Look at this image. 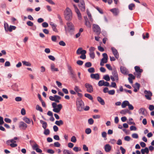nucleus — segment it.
Instances as JSON below:
<instances>
[{"instance_id":"1","label":"nucleus","mask_w":154,"mask_h":154,"mask_svg":"<svg viewBox=\"0 0 154 154\" xmlns=\"http://www.w3.org/2000/svg\"><path fill=\"white\" fill-rule=\"evenodd\" d=\"M64 17L65 19L70 21L72 20V11L69 8H66L64 11Z\"/></svg>"},{"instance_id":"2","label":"nucleus","mask_w":154,"mask_h":154,"mask_svg":"<svg viewBox=\"0 0 154 154\" xmlns=\"http://www.w3.org/2000/svg\"><path fill=\"white\" fill-rule=\"evenodd\" d=\"M52 106L53 108V111L56 113L60 112L61 109L62 108V106L61 104H59L57 105V103L55 102H53L52 103Z\"/></svg>"},{"instance_id":"3","label":"nucleus","mask_w":154,"mask_h":154,"mask_svg":"<svg viewBox=\"0 0 154 154\" xmlns=\"http://www.w3.org/2000/svg\"><path fill=\"white\" fill-rule=\"evenodd\" d=\"M76 104L78 110L79 111H82L84 109V104L82 100L80 98H78Z\"/></svg>"},{"instance_id":"4","label":"nucleus","mask_w":154,"mask_h":154,"mask_svg":"<svg viewBox=\"0 0 154 154\" xmlns=\"http://www.w3.org/2000/svg\"><path fill=\"white\" fill-rule=\"evenodd\" d=\"M112 75L110 76V79L113 81L115 80L116 82L119 81L118 75L116 70L115 69H113L112 72Z\"/></svg>"},{"instance_id":"5","label":"nucleus","mask_w":154,"mask_h":154,"mask_svg":"<svg viewBox=\"0 0 154 154\" xmlns=\"http://www.w3.org/2000/svg\"><path fill=\"white\" fill-rule=\"evenodd\" d=\"M68 69L69 70L68 72L71 75L72 79L74 81H75L76 80V75L75 73L74 72L72 69L71 66L69 65L67 66Z\"/></svg>"},{"instance_id":"6","label":"nucleus","mask_w":154,"mask_h":154,"mask_svg":"<svg viewBox=\"0 0 154 154\" xmlns=\"http://www.w3.org/2000/svg\"><path fill=\"white\" fill-rule=\"evenodd\" d=\"M6 143L7 145H10L12 148L16 147L17 145V144L15 143L16 141L14 139L8 140Z\"/></svg>"},{"instance_id":"7","label":"nucleus","mask_w":154,"mask_h":154,"mask_svg":"<svg viewBox=\"0 0 154 154\" xmlns=\"http://www.w3.org/2000/svg\"><path fill=\"white\" fill-rule=\"evenodd\" d=\"M93 29L94 32L97 35L100 34L101 32V29L97 25L94 24L93 26Z\"/></svg>"},{"instance_id":"8","label":"nucleus","mask_w":154,"mask_h":154,"mask_svg":"<svg viewBox=\"0 0 154 154\" xmlns=\"http://www.w3.org/2000/svg\"><path fill=\"white\" fill-rule=\"evenodd\" d=\"M85 88L86 89L87 91L89 93H92L94 91L93 87V86L91 84L86 83L85 85Z\"/></svg>"},{"instance_id":"9","label":"nucleus","mask_w":154,"mask_h":154,"mask_svg":"<svg viewBox=\"0 0 154 154\" xmlns=\"http://www.w3.org/2000/svg\"><path fill=\"white\" fill-rule=\"evenodd\" d=\"M144 93L145 94V96L146 99L149 100H151V97L152 96V93L151 91L145 90L144 91Z\"/></svg>"},{"instance_id":"10","label":"nucleus","mask_w":154,"mask_h":154,"mask_svg":"<svg viewBox=\"0 0 154 154\" xmlns=\"http://www.w3.org/2000/svg\"><path fill=\"white\" fill-rule=\"evenodd\" d=\"M95 49V48L93 47H91L89 49L90 57L93 59H94L95 57V54L94 51Z\"/></svg>"},{"instance_id":"11","label":"nucleus","mask_w":154,"mask_h":154,"mask_svg":"<svg viewBox=\"0 0 154 154\" xmlns=\"http://www.w3.org/2000/svg\"><path fill=\"white\" fill-rule=\"evenodd\" d=\"M111 50L112 53L115 57L117 59H118L119 57V56L118 52L117 50L113 47H112L111 48Z\"/></svg>"},{"instance_id":"12","label":"nucleus","mask_w":154,"mask_h":154,"mask_svg":"<svg viewBox=\"0 0 154 154\" xmlns=\"http://www.w3.org/2000/svg\"><path fill=\"white\" fill-rule=\"evenodd\" d=\"M98 85L100 86H109V83L107 82H105L103 80L100 81L98 83Z\"/></svg>"},{"instance_id":"13","label":"nucleus","mask_w":154,"mask_h":154,"mask_svg":"<svg viewBox=\"0 0 154 154\" xmlns=\"http://www.w3.org/2000/svg\"><path fill=\"white\" fill-rule=\"evenodd\" d=\"M73 6L75 8V11L79 19V20H81L82 18V16L80 11L78 9L75 5H74Z\"/></svg>"},{"instance_id":"14","label":"nucleus","mask_w":154,"mask_h":154,"mask_svg":"<svg viewBox=\"0 0 154 154\" xmlns=\"http://www.w3.org/2000/svg\"><path fill=\"white\" fill-rule=\"evenodd\" d=\"M76 53L77 54L79 55L80 54H86V51L84 50H82V48H79L77 50Z\"/></svg>"},{"instance_id":"15","label":"nucleus","mask_w":154,"mask_h":154,"mask_svg":"<svg viewBox=\"0 0 154 154\" xmlns=\"http://www.w3.org/2000/svg\"><path fill=\"white\" fill-rule=\"evenodd\" d=\"M79 8L82 11H84L85 10V2L84 1H82V2L79 4Z\"/></svg>"},{"instance_id":"16","label":"nucleus","mask_w":154,"mask_h":154,"mask_svg":"<svg viewBox=\"0 0 154 154\" xmlns=\"http://www.w3.org/2000/svg\"><path fill=\"white\" fill-rule=\"evenodd\" d=\"M27 127V125L23 122H21L19 124V127L23 130H25Z\"/></svg>"},{"instance_id":"17","label":"nucleus","mask_w":154,"mask_h":154,"mask_svg":"<svg viewBox=\"0 0 154 154\" xmlns=\"http://www.w3.org/2000/svg\"><path fill=\"white\" fill-rule=\"evenodd\" d=\"M66 25L69 30L71 31L74 29V26L71 22H67Z\"/></svg>"},{"instance_id":"18","label":"nucleus","mask_w":154,"mask_h":154,"mask_svg":"<svg viewBox=\"0 0 154 154\" xmlns=\"http://www.w3.org/2000/svg\"><path fill=\"white\" fill-rule=\"evenodd\" d=\"M121 72L123 74H127L128 73L127 69L125 67L121 66L120 68Z\"/></svg>"},{"instance_id":"19","label":"nucleus","mask_w":154,"mask_h":154,"mask_svg":"<svg viewBox=\"0 0 154 154\" xmlns=\"http://www.w3.org/2000/svg\"><path fill=\"white\" fill-rule=\"evenodd\" d=\"M50 25L51 26L52 29L54 32H57L58 31L57 28V25L53 22H51L50 23Z\"/></svg>"},{"instance_id":"20","label":"nucleus","mask_w":154,"mask_h":154,"mask_svg":"<svg viewBox=\"0 0 154 154\" xmlns=\"http://www.w3.org/2000/svg\"><path fill=\"white\" fill-rule=\"evenodd\" d=\"M110 11L115 16L118 15L119 12L118 9L116 8L112 9L110 10Z\"/></svg>"},{"instance_id":"21","label":"nucleus","mask_w":154,"mask_h":154,"mask_svg":"<svg viewBox=\"0 0 154 154\" xmlns=\"http://www.w3.org/2000/svg\"><path fill=\"white\" fill-rule=\"evenodd\" d=\"M104 149L106 152H109L111 149L112 147L109 144H106L104 146Z\"/></svg>"},{"instance_id":"22","label":"nucleus","mask_w":154,"mask_h":154,"mask_svg":"<svg viewBox=\"0 0 154 154\" xmlns=\"http://www.w3.org/2000/svg\"><path fill=\"white\" fill-rule=\"evenodd\" d=\"M128 75L129 76L128 80L130 83L132 84L133 83L132 79H135V77L131 74H129Z\"/></svg>"},{"instance_id":"23","label":"nucleus","mask_w":154,"mask_h":154,"mask_svg":"<svg viewBox=\"0 0 154 154\" xmlns=\"http://www.w3.org/2000/svg\"><path fill=\"white\" fill-rule=\"evenodd\" d=\"M91 77L92 79H95L97 80H99L100 78L99 75L97 73L91 74Z\"/></svg>"},{"instance_id":"24","label":"nucleus","mask_w":154,"mask_h":154,"mask_svg":"<svg viewBox=\"0 0 154 154\" xmlns=\"http://www.w3.org/2000/svg\"><path fill=\"white\" fill-rule=\"evenodd\" d=\"M140 87V85L139 84L136 83L135 84L134 86V91L135 92H136L139 89Z\"/></svg>"},{"instance_id":"25","label":"nucleus","mask_w":154,"mask_h":154,"mask_svg":"<svg viewBox=\"0 0 154 154\" xmlns=\"http://www.w3.org/2000/svg\"><path fill=\"white\" fill-rule=\"evenodd\" d=\"M129 102L127 100H125L124 101L121 105V106L122 108H125L127 106H128L129 104Z\"/></svg>"},{"instance_id":"26","label":"nucleus","mask_w":154,"mask_h":154,"mask_svg":"<svg viewBox=\"0 0 154 154\" xmlns=\"http://www.w3.org/2000/svg\"><path fill=\"white\" fill-rule=\"evenodd\" d=\"M97 100L102 105L105 104V102L100 97H97Z\"/></svg>"},{"instance_id":"27","label":"nucleus","mask_w":154,"mask_h":154,"mask_svg":"<svg viewBox=\"0 0 154 154\" xmlns=\"http://www.w3.org/2000/svg\"><path fill=\"white\" fill-rule=\"evenodd\" d=\"M40 122L42 124V127L44 129H45L48 126L47 122L42 120H41L40 121Z\"/></svg>"},{"instance_id":"28","label":"nucleus","mask_w":154,"mask_h":154,"mask_svg":"<svg viewBox=\"0 0 154 154\" xmlns=\"http://www.w3.org/2000/svg\"><path fill=\"white\" fill-rule=\"evenodd\" d=\"M141 152L142 154H145V153L148 154L149 152V150L147 147H146L144 149H142Z\"/></svg>"},{"instance_id":"29","label":"nucleus","mask_w":154,"mask_h":154,"mask_svg":"<svg viewBox=\"0 0 154 154\" xmlns=\"http://www.w3.org/2000/svg\"><path fill=\"white\" fill-rule=\"evenodd\" d=\"M51 69L52 71H59L58 68H55L54 65V64H51Z\"/></svg>"},{"instance_id":"30","label":"nucleus","mask_w":154,"mask_h":154,"mask_svg":"<svg viewBox=\"0 0 154 154\" xmlns=\"http://www.w3.org/2000/svg\"><path fill=\"white\" fill-rule=\"evenodd\" d=\"M134 69L137 72H142L143 71V70L140 69V67L138 66H135L134 67Z\"/></svg>"},{"instance_id":"31","label":"nucleus","mask_w":154,"mask_h":154,"mask_svg":"<svg viewBox=\"0 0 154 154\" xmlns=\"http://www.w3.org/2000/svg\"><path fill=\"white\" fill-rule=\"evenodd\" d=\"M129 112V110L127 109L122 110L121 111L120 113L123 115L125 114L126 113Z\"/></svg>"},{"instance_id":"32","label":"nucleus","mask_w":154,"mask_h":154,"mask_svg":"<svg viewBox=\"0 0 154 154\" xmlns=\"http://www.w3.org/2000/svg\"><path fill=\"white\" fill-rule=\"evenodd\" d=\"M63 154H74L71 151L68 150L64 149L63 151Z\"/></svg>"},{"instance_id":"33","label":"nucleus","mask_w":154,"mask_h":154,"mask_svg":"<svg viewBox=\"0 0 154 154\" xmlns=\"http://www.w3.org/2000/svg\"><path fill=\"white\" fill-rule=\"evenodd\" d=\"M54 98H55L54 101L58 103L60 102L59 100L61 99V97H60L57 95H54Z\"/></svg>"},{"instance_id":"34","label":"nucleus","mask_w":154,"mask_h":154,"mask_svg":"<svg viewBox=\"0 0 154 154\" xmlns=\"http://www.w3.org/2000/svg\"><path fill=\"white\" fill-rule=\"evenodd\" d=\"M55 124L58 126H60L63 124V122L62 120H60L59 121H56L55 122Z\"/></svg>"},{"instance_id":"35","label":"nucleus","mask_w":154,"mask_h":154,"mask_svg":"<svg viewBox=\"0 0 154 154\" xmlns=\"http://www.w3.org/2000/svg\"><path fill=\"white\" fill-rule=\"evenodd\" d=\"M145 111L146 110L145 109L141 108L139 109V113L144 115L145 114Z\"/></svg>"},{"instance_id":"36","label":"nucleus","mask_w":154,"mask_h":154,"mask_svg":"<svg viewBox=\"0 0 154 154\" xmlns=\"http://www.w3.org/2000/svg\"><path fill=\"white\" fill-rule=\"evenodd\" d=\"M74 90L77 93L82 92V91L80 89L79 87L77 86H75Z\"/></svg>"},{"instance_id":"37","label":"nucleus","mask_w":154,"mask_h":154,"mask_svg":"<svg viewBox=\"0 0 154 154\" xmlns=\"http://www.w3.org/2000/svg\"><path fill=\"white\" fill-rule=\"evenodd\" d=\"M85 96L91 100H92L93 99V97L91 94H89L87 93L85 94Z\"/></svg>"},{"instance_id":"38","label":"nucleus","mask_w":154,"mask_h":154,"mask_svg":"<svg viewBox=\"0 0 154 154\" xmlns=\"http://www.w3.org/2000/svg\"><path fill=\"white\" fill-rule=\"evenodd\" d=\"M135 7V5L133 3L130 4L128 5V8L130 10H132Z\"/></svg>"},{"instance_id":"39","label":"nucleus","mask_w":154,"mask_h":154,"mask_svg":"<svg viewBox=\"0 0 154 154\" xmlns=\"http://www.w3.org/2000/svg\"><path fill=\"white\" fill-rule=\"evenodd\" d=\"M16 28V27L15 26L10 25L9 26L8 31L10 32H11L12 30H14Z\"/></svg>"},{"instance_id":"40","label":"nucleus","mask_w":154,"mask_h":154,"mask_svg":"<svg viewBox=\"0 0 154 154\" xmlns=\"http://www.w3.org/2000/svg\"><path fill=\"white\" fill-rule=\"evenodd\" d=\"M22 63L23 65L26 66H31V64L29 62L26 61H22Z\"/></svg>"},{"instance_id":"41","label":"nucleus","mask_w":154,"mask_h":154,"mask_svg":"<svg viewBox=\"0 0 154 154\" xmlns=\"http://www.w3.org/2000/svg\"><path fill=\"white\" fill-rule=\"evenodd\" d=\"M73 150L76 152H77L80 151L81 150V148L80 147H74L73 149Z\"/></svg>"},{"instance_id":"42","label":"nucleus","mask_w":154,"mask_h":154,"mask_svg":"<svg viewBox=\"0 0 154 154\" xmlns=\"http://www.w3.org/2000/svg\"><path fill=\"white\" fill-rule=\"evenodd\" d=\"M85 24L88 28H91V24L88 20L85 21Z\"/></svg>"},{"instance_id":"43","label":"nucleus","mask_w":154,"mask_h":154,"mask_svg":"<svg viewBox=\"0 0 154 154\" xmlns=\"http://www.w3.org/2000/svg\"><path fill=\"white\" fill-rule=\"evenodd\" d=\"M103 79L107 81H109L110 80V77L108 75H105L103 78Z\"/></svg>"},{"instance_id":"44","label":"nucleus","mask_w":154,"mask_h":154,"mask_svg":"<svg viewBox=\"0 0 154 154\" xmlns=\"http://www.w3.org/2000/svg\"><path fill=\"white\" fill-rule=\"evenodd\" d=\"M23 120L27 124H29L31 122V121L28 118L26 117L24 118L23 119Z\"/></svg>"},{"instance_id":"45","label":"nucleus","mask_w":154,"mask_h":154,"mask_svg":"<svg viewBox=\"0 0 154 154\" xmlns=\"http://www.w3.org/2000/svg\"><path fill=\"white\" fill-rule=\"evenodd\" d=\"M4 26L5 31H8V30L9 28V26L8 24L6 23H5L4 24Z\"/></svg>"},{"instance_id":"46","label":"nucleus","mask_w":154,"mask_h":154,"mask_svg":"<svg viewBox=\"0 0 154 154\" xmlns=\"http://www.w3.org/2000/svg\"><path fill=\"white\" fill-rule=\"evenodd\" d=\"M36 109L37 110H39L41 112H43V110L42 107L41 106H40L38 105H36Z\"/></svg>"},{"instance_id":"47","label":"nucleus","mask_w":154,"mask_h":154,"mask_svg":"<svg viewBox=\"0 0 154 154\" xmlns=\"http://www.w3.org/2000/svg\"><path fill=\"white\" fill-rule=\"evenodd\" d=\"M77 140L76 137L75 136H72L71 139V141L73 143H75L76 142Z\"/></svg>"},{"instance_id":"48","label":"nucleus","mask_w":154,"mask_h":154,"mask_svg":"<svg viewBox=\"0 0 154 154\" xmlns=\"http://www.w3.org/2000/svg\"><path fill=\"white\" fill-rule=\"evenodd\" d=\"M87 14H88V16L89 19L90 20L91 22L93 21V19L91 17V15L89 11H87Z\"/></svg>"},{"instance_id":"49","label":"nucleus","mask_w":154,"mask_h":154,"mask_svg":"<svg viewBox=\"0 0 154 154\" xmlns=\"http://www.w3.org/2000/svg\"><path fill=\"white\" fill-rule=\"evenodd\" d=\"M50 132V131L49 130V129H45V130H44V134H45V135H48L49 134Z\"/></svg>"},{"instance_id":"50","label":"nucleus","mask_w":154,"mask_h":154,"mask_svg":"<svg viewBox=\"0 0 154 154\" xmlns=\"http://www.w3.org/2000/svg\"><path fill=\"white\" fill-rule=\"evenodd\" d=\"M91 131L90 128H87L85 130V132L87 134H89L91 133Z\"/></svg>"},{"instance_id":"51","label":"nucleus","mask_w":154,"mask_h":154,"mask_svg":"<svg viewBox=\"0 0 154 154\" xmlns=\"http://www.w3.org/2000/svg\"><path fill=\"white\" fill-rule=\"evenodd\" d=\"M109 86L110 87H113L114 88H117L116 84L115 82H112L111 83V85H109Z\"/></svg>"},{"instance_id":"52","label":"nucleus","mask_w":154,"mask_h":154,"mask_svg":"<svg viewBox=\"0 0 154 154\" xmlns=\"http://www.w3.org/2000/svg\"><path fill=\"white\" fill-rule=\"evenodd\" d=\"M42 26L43 27L46 28L48 27V23L46 22H44L42 24Z\"/></svg>"},{"instance_id":"53","label":"nucleus","mask_w":154,"mask_h":154,"mask_svg":"<svg viewBox=\"0 0 154 154\" xmlns=\"http://www.w3.org/2000/svg\"><path fill=\"white\" fill-rule=\"evenodd\" d=\"M88 71L90 73H93L94 72L95 70L94 68L91 67L88 69Z\"/></svg>"},{"instance_id":"54","label":"nucleus","mask_w":154,"mask_h":154,"mask_svg":"<svg viewBox=\"0 0 154 154\" xmlns=\"http://www.w3.org/2000/svg\"><path fill=\"white\" fill-rule=\"evenodd\" d=\"M92 66L91 63L90 62H88L85 63V66L87 67H89Z\"/></svg>"},{"instance_id":"55","label":"nucleus","mask_w":154,"mask_h":154,"mask_svg":"<svg viewBox=\"0 0 154 154\" xmlns=\"http://www.w3.org/2000/svg\"><path fill=\"white\" fill-rule=\"evenodd\" d=\"M38 145L36 143H35L32 146V148L33 150H35L36 149L38 148Z\"/></svg>"},{"instance_id":"56","label":"nucleus","mask_w":154,"mask_h":154,"mask_svg":"<svg viewBox=\"0 0 154 154\" xmlns=\"http://www.w3.org/2000/svg\"><path fill=\"white\" fill-rule=\"evenodd\" d=\"M26 24L28 26H32L33 25V23L30 21H28Z\"/></svg>"},{"instance_id":"57","label":"nucleus","mask_w":154,"mask_h":154,"mask_svg":"<svg viewBox=\"0 0 154 154\" xmlns=\"http://www.w3.org/2000/svg\"><path fill=\"white\" fill-rule=\"evenodd\" d=\"M115 93V91L114 90H109L108 91V94L111 95H113Z\"/></svg>"},{"instance_id":"58","label":"nucleus","mask_w":154,"mask_h":154,"mask_svg":"<svg viewBox=\"0 0 154 154\" xmlns=\"http://www.w3.org/2000/svg\"><path fill=\"white\" fill-rule=\"evenodd\" d=\"M149 33L147 32L146 33V36L144 35V34H143L142 36L143 39H145L146 38H148L149 37Z\"/></svg>"},{"instance_id":"59","label":"nucleus","mask_w":154,"mask_h":154,"mask_svg":"<svg viewBox=\"0 0 154 154\" xmlns=\"http://www.w3.org/2000/svg\"><path fill=\"white\" fill-rule=\"evenodd\" d=\"M83 149L85 151H88V148L85 144L83 145Z\"/></svg>"},{"instance_id":"60","label":"nucleus","mask_w":154,"mask_h":154,"mask_svg":"<svg viewBox=\"0 0 154 154\" xmlns=\"http://www.w3.org/2000/svg\"><path fill=\"white\" fill-rule=\"evenodd\" d=\"M132 137L133 138L137 139L138 137L137 134L136 133H134L132 134Z\"/></svg>"},{"instance_id":"61","label":"nucleus","mask_w":154,"mask_h":154,"mask_svg":"<svg viewBox=\"0 0 154 154\" xmlns=\"http://www.w3.org/2000/svg\"><path fill=\"white\" fill-rule=\"evenodd\" d=\"M130 128L131 131H136L137 129L135 126L133 125L131 126Z\"/></svg>"},{"instance_id":"62","label":"nucleus","mask_w":154,"mask_h":154,"mask_svg":"<svg viewBox=\"0 0 154 154\" xmlns=\"http://www.w3.org/2000/svg\"><path fill=\"white\" fill-rule=\"evenodd\" d=\"M59 44L60 45L63 46H65L66 45L65 43L63 41H60Z\"/></svg>"},{"instance_id":"63","label":"nucleus","mask_w":154,"mask_h":154,"mask_svg":"<svg viewBox=\"0 0 154 154\" xmlns=\"http://www.w3.org/2000/svg\"><path fill=\"white\" fill-rule=\"evenodd\" d=\"M120 149L122 151V154H125L126 152L125 149H124L122 146H121L120 147Z\"/></svg>"},{"instance_id":"64","label":"nucleus","mask_w":154,"mask_h":154,"mask_svg":"<svg viewBox=\"0 0 154 154\" xmlns=\"http://www.w3.org/2000/svg\"><path fill=\"white\" fill-rule=\"evenodd\" d=\"M88 123L90 125H92L94 123V120L92 118L89 119L88 120Z\"/></svg>"}]
</instances>
